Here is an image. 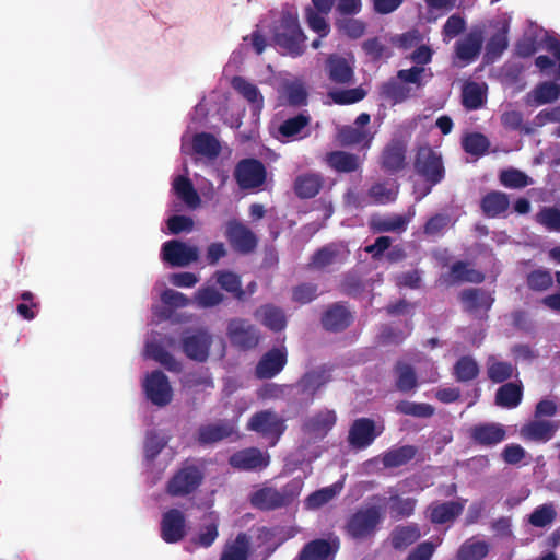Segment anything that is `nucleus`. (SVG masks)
<instances>
[{
	"label": "nucleus",
	"instance_id": "nucleus-16",
	"mask_svg": "<svg viewBox=\"0 0 560 560\" xmlns=\"http://www.w3.org/2000/svg\"><path fill=\"white\" fill-rule=\"evenodd\" d=\"M288 363V351L284 346L273 347L265 352L255 366L258 380H270L277 376Z\"/></svg>",
	"mask_w": 560,
	"mask_h": 560
},
{
	"label": "nucleus",
	"instance_id": "nucleus-52",
	"mask_svg": "<svg viewBox=\"0 0 560 560\" xmlns=\"http://www.w3.org/2000/svg\"><path fill=\"white\" fill-rule=\"evenodd\" d=\"M558 427L545 420L533 421L523 428V434L534 441L547 442L552 439Z\"/></svg>",
	"mask_w": 560,
	"mask_h": 560
},
{
	"label": "nucleus",
	"instance_id": "nucleus-23",
	"mask_svg": "<svg viewBox=\"0 0 560 560\" xmlns=\"http://www.w3.org/2000/svg\"><path fill=\"white\" fill-rule=\"evenodd\" d=\"M352 322L353 314L342 302H336L329 305L320 317L323 328L330 332L343 331Z\"/></svg>",
	"mask_w": 560,
	"mask_h": 560
},
{
	"label": "nucleus",
	"instance_id": "nucleus-22",
	"mask_svg": "<svg viewBox=\"0 0 560 560\" xmlns=\"http://www.w3.org/2000/svg\"><path fill=\"white\" fill-rule=\"evenodd\" d=\"M407 145L402 139H392L381 154V167L388 174H397L406 166Z\"/></svg>",
	"mask_w": 560,
	"mask_h": 560
},
{
	"label": "nucleus",
	"instance_id": "nucleus-18",
	"mask_svg": "<svg viewBox=\"0 0 560 560\" xmlns=\"http://www.w3.org/2000/svg\"><path fill=\"white\" fill-rule=\"evenodd\" d=\"M187 534L186 516L178 509H170L162 515L161 538L167 544L182 541Z\"/></svg>",
	"mask_w": 560,
	"mask_h": 560
},
{
	"label": "nucleus",
	"instance_id": "nucleus-45",
	"mask_svg": "<svg viewBox=\"0 0 560 560\" xmlns=\"http://www.w3.org/2000/svg\"><path fill=\"white\" fill-rule=\"evenodd\" d=\"M509 25L503 24L486 44L485 58L487 62H493L499 59L509 46Z\"/></svg>",
	"mask_w": 560,
	"mask_h": 560
},
{
	"label": "nucleus",
	"instance_id": "nucleus-51",
	"mask_svg": "<svg viewBox=\"0 0 560 560\" xmlns=\"http://www.w3.org/2000/svg\"><path fill=\"white\" fill-rule=\"evenodd\" d=\"M525 283L533 292H545L552 287L553 277L549 269L540 267L526 273Z\"/></svg>",
	"mask_w": 560,
	"mask_h": 560
},
{
	"label": "nucleus",
	"instance_id": "nucleus-29",
	"mask_svg": "<svg viewBox=\"0 0 560 560\" xmlns=\"http://www.w3.org/2000/svg\"><path fill=\"white\" fill-rule=\"evenodd\" d=\"M411 218L412 214H389L385 217H373L370 221V229L375 233H402L407 230Z\"/></svg>",
	"mask_w": 560,
	"mask_h": 560
},
{
	"label": "nucleus",
	"instance_id": "nucleus-64",
	"mask_svg": "<svg viewBox=\"0 0 560 560\" xmlns=\"http://www.w3.org/2000/svg\"><path fill=\"white\" fill-rule=\"evenodd\" d=\"M224 295L214 287H202L195 293V301L199 307L209 308L221 304Z\"/></svg>",
	"mask_w": 560,
	"mask_h": 560
},
{
	"label": "nucleus",
	"instance_id": "nucleus-3",
	"mask_svg": "<svg viewBox=\"0 0 560 560\" xmlns=\"http://www.w3.org/2000/svg\"><path fill=\"white\" fill-rule=\"evenodd\" d=\"M273 40L292 57H299L304 52L306 36L300 26L296 12L288 10L281 13Z\"/></svg>",
	"mask_w": 560,
	"mask_h": 560
},
{
	"label": "nucleus",
	"instance_id": "nucleus-8",
	"mask_svg": "<svg viewBox=\"0 0 560 560\" xmlns=\"http://www.w3.org/2000/svg\"><path fill=\"white\" fill-rule=\"evenodd\" d=\"M247 429L270 440V445L275 446L284 433L287 425L284 419L268 409L255 412L248 421Z\"/></svg>",
	"mask_w": 560,
	"mask_h": 560
},
{
	"label": "nucleus",
	"instance_id": "nucleus-19",
	"mask_svg": "<svg viewBox=\"0 0 560 560\" xmlns=\"http://www.w3.org/2000/svg\"><path fill=\"white\" fill-rule=\"evenodd\" d=\"M162 257L172 266L184 267L197 261L199 252L196 246H189L184 242L171 240L163 244Z\"/></svg>",
	"mask_w": 560,
	"mask_h": 560
},
{
	"label": "nucleus",
	"instance_id": "nucleus-15",
	"mask_svg": "<svg viewBox=\"0 0 560 560\" xmlns=\"http://www.w3.org/2000/svg\"><path fill=\"white\" fill-rule=\"evenodd\" d=\"M225 237L235 252L244 255L253 253L258 245L256 234L237 220L228 222Z\"/></svg>",
	"mask_w": 560,
	"mask_h": 560
},
{
	"label": "nucleus",
	"instance_id": "nucleus-11",
	"mask_svg": "<svg viewBox=\"0 0 560 560\" xmlns=\"http://www.w3.org/2000/svg\"><path fill=\"white\" fill-rule=\"evenodd\" d=\"M312 116L307 110H302L292 117L283 119L277 127L275 137L282 143L299 141L310 136Z\"/></svg>",
	"mask_w": 560,
	"mask_h": 560
},
{
	"label": "nucleus",
	"instance_id": "nucleus-35",
	"mask_svg": "<svg viewBox=\"0 0 560 560\" xmlns=\"http://www.w3.org/2000/svg\"><path fill=\"white\" fill-rule=\"evenodd\" d=\"M284 104L294 108L306 106L308 103V91L302 81H287L282 84L280 91Z\"/></svg>",
	"mask_w": 560,
	"mask_h": 560
},
{
	"label": "nucleus",
	"instance_id": "nucleus-62",
	"mask_svg": "<svg viewBox=\"0 0 560 560\" xmlns=\"http://www.w3.org/2000/svg\"><path fill=\"white\" fill-rule=\"evenodd\" d=\"M500 183L506 188L520 189L532 184L530 177L517 168H508L501 171L499 175Z\"/></svg>",
	"mask_w": 560,
	"mask_h": 560
},
{
	"label": "nucleus",
	"instance_id": "nucleus-13",
	"mask_svg": "<svg viewBox=\"0 0 560 560\" xmlns=\"http://www.w3.org/2000/svg\"><path fill=\"white\" fill-rule=\"evenodd\" d=\"M143 389L147 398L155 406L164 407L172 401L173 390L168 377L160 370L147 375Z\"/></svg>",
	"mask_w": 560,
	"mask_h": 560
},
{
	"label": "nucleus",
	"instance_id": "nucleus-55",
	"mask_svg": "<svg viewBox=\"0 0 560 560\" xmlns=\"http://www.w3.org/2000/svg\"><path fill=\"white\" fill-rule=\"evenodd\" d=\"M341 486L334 483L312 492L304 501L307 510H317L330 502L341 490Z\"/></svg>",
	"mask_w": 560,
	"mask_h": 560
},
{
	"label": "nucleus",
	"instance_id": "nucleus-44",
	"mask_svg": "<svg viewBox=\"0 0 560 560\" xmlns=\"http://www.w3.org/2000/svg\"><path fill=\"white\" fill-rule=\"evenodd\" d=\"M232 88L241 94L249 104L254 106L255 109L261 110L264 107V96L260 93L259 89L247 81L245 78L241 75L233 77L231 81Z\"/></svg>",
	"mask_w": 560,
	"mask_h": 560
},
{
	"label": "nucleus",
	"instance_id": "nucleus-28",
	"mask_svg": "<svg viewBox=\"0 0 560 560\" xmlns=\"http://www.w3.org/2000/svg\"><path fill=\"white\" fill-rule=\"evenodd\" d=\"M393 373L395 375V388L399 393L408 394L418 388L417 372L411 364L399 360L395 363Z\"/></svg>",
	"mask_w": 560,
	"mask_h": 560
},
{
	"label": "nucleus",
	"instance_id": "nucleus-7",
	"mask_svg": "<svg viewBox=\"0 0 560 560\" xmlns=\"http://www.w3.org/2000/svg\"><path fill=\"white\" fill-rule=\"evenodd\" d=\"M205 479L203 471L196 465H184L175 471L166 483L171 497H186L194 493Z\"/></svg>",
	"mask_w": 560,
	"mask_h": 560
},
{
	"label": "nucleus",
	"instance_id": "nucleus-36",
	"mask_svg": "<svg viewBox=\"0 0 560 560\" xmlns=\"http://www.w3.org/2000/svg\"><path fill=\"white\" fill-rule=\"evenodd\" d=\"M337 415L334 410H320L304 423V430L316 436H325L336 424Z\"/></svg>",
	"mask_w": 560,
	"mask_h": 560
},
{
	"label": "nucleus",
	"instance_id": "nucleus-5",
	"mask_svg": "<svg viewBox=\"0 0 560 560\" xmlns=\"http://www.w3.org/2000/svg\"><path fill=\"white\" fill-rule=\"evenodd\" d=\"M332 380L330 370L319 366L305 372L294 384H291V393L295 390L298 404L301 407L311 406L317 393Z\"/></svg>",
	"mask_w": 560,
	"mask_h": 560
},
{
	"label": "nucleus",
	"instance_id": "nucleus-21",
	"mask_svg": "<svg viewBox=\"0 0 560 560\" xmlns=\"http://www.w3.org/2000/svg\"><path fill=\"white\" fill-rule=\"evenodd\" d=\"M469 438L476 445L492 447L506 439V430L501 423H478L469 429Z\"/></svg>",
	"mask_w": 560,
	"mask_h": 560
},
{
	"label": "nucleus",
	"instance_id": "nucleus-53",
	"mask_svg": "<svg viewBox=\"0 0 560 560\" xmlns=\"http://www.w3.org/2000/svg\"><path fill=\"white\" fill-rule=\"evenodd\" d=\"M486 101L485 91L477 82H467L462 90V104L468 110L480 108Z\"/></svg>",
	"mask_w": 560,
	"mask_h": 560
},
{
	"label": "nucleus",
	"instance_id": "nucleus-14",
	"mask_svg": "<svg viewBox=\"0 0 560 560\" xmlns=\"http://www.w3.org/2000/svg\"><path fill=\"white\" fill-rule=\"evenodd\" d=\"M486 28L483 25H475L464 38L455 43L456 58L465 65L474 62L480 55L485 42Z\"/></svg>",
	"mask_w": 560,
	"mask_h": 560
},
{
	"label": "nucleus",
	"instance_id": "nucleus-24",
	"mask_svg": "<svg viewBox=\"0 0 560 560\" xmlns=\"http://www.w3.org/2000/svg\"><path fill=\"white\" fill-rule=\"evenodd\" d=\"M459 301L465 312L477 315L481 310L487 313L491 308L494 298L482 289L470 288L459 293Z\"/></svg>",
	"mask_w": 560,
	"mask_h": 560
},
{
	"label": "nucleus",
	"instance_id": "nucleus-20",
	"mask_svg": "<svg viewBox=\"0 0 560 560\" xmlns=\"http://www.w3.org/2000/svg\"><path fill=\"white\" fill-rule=\"evenodd\" d=\"M269 463V454L257 447H247L237 451L229 458V464L233 468L246 471L265 469Z\"/></svg>",
	"mask_w": 560,
	"mask_h": 560
},
{
	"label": "nucleus",
	"instance_id": "nucleus-57",
	"mask_svg": "<svg viewBox=\"0 0 560 560\" xmlns=\"http://www.w3.org/2000/svg\"><path fill=\"white\" fill-rule=\"evenodd\" d=\"M462 147L468 154L482 156L487 153L490 142L485 135L480 132H471L463 138Z\"/></svg>",
	"mask_w": 560,
	"mask_h": 560
},
{
	"label": "nucleus",
	"instance_id": "nucleus-41",
	"mask_svg": "<svg viewBox=\"0 0 560 560\" xmlns=\"http://www.w3.org/2000/svg\"><path fill=\"white\" fill-rule=\"evenodd\" d=\"M255 316L260 317L261 324L272 331H281L287 327V317L284 312L275 305L266 304L260 306Z\"/></svg>",
	"mask_w": 560,
	"mask_h": 560
},
{
	"label": "nucleus",
	"instance_id": "nucleus-54",
	"mask_svg": "<svg viewBox=\"0 0 560 560\" xmlns=\"http://www.w3.org/2000/svg\"><path fill=\"white\" fill-rule=\"evenodd\" d=\"M515 368L510 362L498 361L490 357L487 361V375L488 378L495 383H504L514 375Z\"/></svg>",
	"mask_w": 560,
	"mask_h": 560
},
{
	"label": "nucleus",
	"instance_id": "nucleus-43",
	"mask_svg": "<svg viewBox=\"0 0 560 560\" xmlns=\"http://www.w3.org/2000/svg\"><path fill=\"white\" fill-rule=\"evenodd\" d=\"M250 551V539L246 533H238L232 542H226L220 560H247Z\"/></svg>",
	"mask_w": 560,
	"mask_h": 560
},
{
	"label": "nucleus",
	"instance_id": "nucleus-46",
	"mask_svg": "<svg viewBox=\"0 0 560 560\" xmlns=\"http://www.w3.org/2000/svg\"><path fill=\"white\" fill-rule=\"evenodd\" d=\"M399 192V185L395 182L388 180L373 184L368 195L376 205H387L397 199Z\"/></svg>",
	"mask_w": 560,
	"mask_h": 560
},
{
	"label": "nucleus",
	"instance_id": "nucleus-1",
	"mask_svg": "<svg viewBox=\"0 0 560 560\" xmlns=\"http://www.w3.org/2000/svg\"><path fill=\"white\" fill-rule=\"evenodd\" d=\"M413 168L427 185L419 199L429 195L434 186L445 179L446 170L442 154L427 143L418 147Z\"/></svg>",
	"mask_w": 560,
	"mask_h": 560
},
{
	"label": "nucleus",
	"instance_id": "nucleus-33",
	"mask_svg": "<svg viewBox=\"0 0 560 560\" xmlns=\"http://www.w3.org/2000/svg\"><path fill=\"white\" fill-rule=\"evenodd\" d=\"M234 431V425L229 421L201 425L198 429V442L203 445L217 443L230 438Z\"/></svg>",
	"mask_w": 560,
	"mask_h": 560
},
{
	"label": "nucleus",
	"instance_id": "nucleus-4",
	"mask_svg": "<svg viewBox=\"0 0 560 560\" xmlns=\"http://www.w3.org/2000/svg\"><path fill=\"white\" fill-rule=\"evenodd\" d=\"M382 521L383 511L381 506H362L348 517L345 530L353 539H366L374 535Z\"/></svg>",
	"mask_w": 560,
	"mask_h": 560
},
{
	"label": "nucleus",
	"instance_id": "nucleus-50",
	"mask_svg": "<svg viewBox=\"0 0 560 560\" xmlns=\"http://www.w3.org/2000/svg\"><path fill=\"white\" fill-rule=\"evenodd\" d=\"M192 149L197 154L215 159L221 152L220 142L208 132H200L192 138Z\"/></svg>",
	"mask_w": 560,
	"mask_h": 560
},
{
	"label": "nucleus",
	"instance_id": "nucleus-39",
	"mask_svg": "<svg viewBox=\"0 0 560 560\" xmlns=\"http://www.w3.org/2000/svg\"><path fill=\"white\" fill-rule=\"evenodd\" d=\"M523 398L522 383L509 382L501 385L495 393L494 402L497 406L513 409L516 408Z\"/></svg>",
	"mask_w": 560,
	"mask_h": 560
},
{
	"label": "nucleus",
	"instance_id": "nucleus-30",
	"mask_svg": "<svg viewBox=\"0 0 560 560\" xmlns=\"http://www.w3.org/2000/svg\"><path fill=\"white\" fill-rule=\"evenodd\" d=\"M324 186V178L320 174L304 173L294 179L293 190L300 199L316 197Z\"/></svg>",
	"mask_w": 560,
	"mask_h": 560
},
{
	"label": "nucleus",
	"instance_id": "nucleus-60",
	"mask_svg": "<svg viewBox=\"0 0 560 560\" xmlns=\"http://www.w3.org/2000/svg\"><path fill=\"white\" fill-rule=\"evenodd\" d=\"M218 537L219 521L217 518H211L209 523L200 526L198 534L192 538V544L198 547L209 548Z\"/></svg>",
	"mask_w": 560,
	"mask_h": 560
},
{
	"label": "nucleus",
	"instance_id": "nucleus-63",
	"mask_svg": "<svg viewBox=\"0 0 560 560\" xmlns=\"http://www.w3.org/2000/svg\"><path fill=\"white\" fill-rule=\"evenodd\" d=\"M390 514L394 518L409 517L413 514L417 500L415 498H400L395 494L390 497Z\"/></svg>",
	"mask_w": 560,
	"mask_h": 560
},
{
	"label": "nucleus",
	"instance_id": "nucleus-56",
	"mask_svg": "<svg viewBox=\"0 0 560 560\" xmlns=\"http://www.w3.org/2000/svg\"><path fill=\"white\" fill-rule=\"evenodd\" d=\"M434 407L430 404L409 400H400L395 406L397 413L416 418H430L434 415Z\"/></svg>",
	"mask_w": 560,
	"mask_h": 560
},
{
	"label": "nucleus",
	"instance_id": "nucleus-40",
	"mask_svg": "<svg viewBox=\"0 0 560 560\" xmlns=\"http://www.w3.org/2000/svg\"><path fill=\"white\" fill-rule=\"evenodd\" d=\"M217 284L225 292L232 294L237 301L246 300V291L242 288L241 277L230 270H217L213 275Z\"/></svg>",
	"mask_w": 560,
	"mask_h": 560
},
{
	"label": "nucleus",
	"instance_id": "nucleus-27",
	"mask_svg": "<svg viewBox=\"0 0 560 560\" xmlns=\"http://www.w3.org/2000/svg\"><path fill=\"white\" fill-rule=\"evenodd\" d=\"M326 70L329 80L336 84H349L354 77L353 68L348 60L336 54L327 58Z\"/></svg>",
	"mask_w": 560,
	"mask_h": 560
},
{
	"label": "nucleus",
	"instance_id": "nucleus-59",
	"mask_svg": "<svg viewBox=\"0 0 560 560\" xmlns=\"http://www.w3.org/2000/svg\"><path fill=\"white\" fill-rule=\"evenodd\" d=\"M557 511L552 503L538 505L528 516V523L534 527H546L553 523Z\"/></svg>",
	"mask_w": 560,
	"mask_h": 560
},
{
	"label": "nucleus",
	"instance_id": "nucleus-25",
	"mask_svg": "<svg viewBox=\"0 0 560 560\" xmlns=\"http://www.w3.org/2000/svg\"><path fill=\"white\" fill-rule=\"evenodd\" d=\"M339 549L338 541L317 538L307 542L299 553V560H334Z\"/></svg>",
	"mask_w": 560,
	"mask_h": 560
},
{
	"label": "nucleus",
	"instance_id": "nucleus-34",
	"mask_svg": "<svg viewBox=\"0 0 560 560\" xmlns=\"http://www.w3.org/2000/svg\"><path fill=\"white\" fill-rule=\"evenodd\" d=\"M560 96V84L551 81L538 83L535 89L526 95V104L540 106L557 101Z\"/></svg>",
	"mask_w": 560,
	"mask_h": 560
},
{
	"label": "nucleus",
	"instance_id": "nucleus-58",
	"mask_svg": "<svg viewBox=\"0 0 560 560\" xmlns=\"http://www.w3.org/2000/svg\"><path fill=\"white\" fill-rule=\"evenodd\" d=\"M147 350L152 359L162 364L170 372H180L182 364L174 358L172 353L165 350L159 343H150Z\"/></svg>",
	"mask_w": 560,
	"mask_h": 560
},
{
	"label": "nucleus",
	"instance_id": "nucleus-31",
	"mask_svg": "<svg viewBox=\"0 0 560 560\" xmlns=\"http://www.w3.org/2000/svg\"><path fill=\"white\" fill-rule=\"evenodd\" d=\"M327 165L338 173H352L361 167L362 160L354 153L336 150L325 156Z\"/></svg>",
	"mask_w": 560,
	"mask_h": 560
},
{
	"label": "nucleus",
	"instance_id": "nucleus-37",
	"mask_svg": "<svg viewBox=\"0 0 560 560\" xmlns=\"http://www.w3.org/2000/svg\"><path fill=\"white\" fill-rule=\"evenodd\" d=\"M378 94L382 100L396 105L410 97L411 89L396 77L383 82L380 85Z\"/></svg>",
	"mask_w": 560,
	"mask_h": 560
},
{
	"label": "nucleus",
	"instance_id": "nucleus-12",
	"mask_svg": "<svg viewBox=\"0 0 560 560\" xmlns=\"http://www.w3.org/2000/svg\"><path fill=\"white\" fill-rule=\"evenodd\" d=\"M212 341V336L205 329L187 331L182 338V350L188 359L203 363L209 358Z\"/></svg>",
	"mask_w": 560,
	"mask_h": 560
},
{
	"label": "nucleus",
	"instance_id": "nucleus-26",
	"mask_svg": "<svg viewBox=\"0 0 560 560\" xmlns=\"http://www.w3.org/2000/svg\"><path fill=\"white\" fill-rule=\"evenodd\" d=\"M374 132L354 126H342L337 132V140L342 147H360L363 150L371 148Z\"/></svg>",
	"mask_w": 560,
	"mask_h": 560
},
{
	"label": "nucleus",
	"instance_id": "nucleus-10",
	"mask_svg": "<svg viewBox=\"0 0 560 560\" xmlns=\"http://www.w3.org/2000/svg\"><path fill=\"white\" fill-rule=\"evenodd\" d=\"M233 176L241 189H255L265 184L267 171L261 161L248 158L236 163Z\"/></svg>",
	"mask_w": 560,
	"mask_h": 560
},
{
	"label": "nucleus",
	"instance_id": "nucleus-32",
	"mask_svg": "<svg viewBox=\"0 0 560 560\" xmlns=\"http://www.w3.org/2000/svg\"><path fill=\"white\" fill-rule=\"evenodd\" d=\"M510 207L509 196L499 190L487 192L480 200V209L486 218L503 215Z\"/></svg>",
	"mask_w": 560,
	"mask_h": 560
},
{
	"label": "nucleus",
	"instance_id": "nucleus-2",
	"mask_svg": "<svg viewBox=\"0 0 560 560\" xmlns=\"http://www.w3.org/2000/svg\"><path fill=\"white\" fill-rule=\"evenodd\" d=\"M303 481L294 478L280 489L262 487L250 495V504L261 511H275L291 505L300 495Z\"/></svg>",
	"mask_w": 560,
	"mask_h": 560
},
{
	"label": "nucleus",
	"instance_id": "nucleus-42",
	"mask_svg": "<svg viewBox=\"0 0 560 560\" xmlns=\"http://www.w3.org/2000/svg\"><path fill=\"white\" fill-rule=\"evenodd\" d=\"M418 453L415 445H402L389 448L382 455V464L385 468H397L408 464Z\"/></svg>",
	"mask_w": 560,
	"mask_h": 560
},
{
	"label": "nucleus",
	"instance_id": "nucleus-49",
	"mask_svg": "<svg viewBox=\"0 0 560 560\" xmlns=\"http://www.w3.org/2000/svg\"><path fill=\"white\" fill-rule=\"evenodd\" d=\"M479 372V365L471 355L460 357L453 366V375L459 383H468L476 380Z\"/></svg>",
	"mask_w": 560,
	"mask_h": 560
},
{
	"label": "nucleus",
	"instance_id": "nucleus-48",
	"mask_svg": "<svg viewBox=\"0 0 560 560\" xmlns=\"http://www.w3.org/2000/svg\"><path fill=\"white\" fill-rule=\"evenodd\" d=\"M489 544L471 537L464 541L457 551V560H482L489 553Z\"/></svg>",
	"mask_w": 560,
	"mask_h": 560
},
{
	"label": "nucleus",
	"instance_id": "nucleus-47",
	"mask_svg": "<svg viewBox=\"0 0 560 560\" xmlns=\"http://www.w3.org/2000/svg\"><path fill=\"white\" fill-rule=\"evenodd\" d=\"M173 189L177 197L188 207L195 209L200 206V196L188 177L177 176L173 182Z\"/></svg>",
	"mask_w": 560,
	"mask_h": 560
},
{
	"label": "nucleus",
	"instance_id": "nucleus-61",
	"mask_svg": "<svg viewBox=\"0 0 560 560\" xmlns=\"http://www.w3.org/2000/svg\"><path fill=\"white\" fill-rule=\"evenodd\" d=\"M305 20L308 27L318 34L319 38H324L328 36L330 32V26L326 20L327 14H323L319 11H316L314 8L310 5L305 8Z\"/></svg>",
	"mask_w": 560,
	"mask_h": 560
},
{
	"label": "nucleus",
	"instance_id": "nucleus-17",
	"mask_svg": "<svg viewBox=\"0 0 560 560\" xmlns=\"http://www.w3.org/2000/svg\"><path fill=\"white\" fill-rule=\"evenodd\" d=\"M466 500L433 501L427 510L425 516L433 525L454 523L464 512Z\"/></svg>",
	"mask_w": 560,
	"mask_h": 560
},
{
	"label": "nucleus",
	"instance_id": "nucleus-6",
	"mask_svg": "<svg viewBox=\"0 0 560 560\" xmlns=\"http://www.w3.org/2000/svg\"><path fill=\"white\" fill-rule=\"evenodd\" d=\"M384 430V424H376L373 419L361 417L350 424L347 442L352 450L363 451L370 447Z\"/></svg>",
	"mask_w": 560,
	"mask_h": 560
},
{
	"label": "nucleus",
	"instance_id": "nucleus-38",
	"mask_svg": "<svg viewBox=\"0 0 560 560\" xmlns=\"http://www.w3.org/2000/svg\"><path fill=\"white\" fill-rule=\"evenodd\" d=\"M421 537L418 524L396 526L390 533V545L396 550H404Z\"/></svg>",
	"mask_w": 560,
	"mask_h": 560
},
{
	"label": "nucleus",
	"instance_id": "nucleus-9",
	"mask_svg": "<svg viewBox=\"0 0 560 560\" xmlns=\"http://www.w3.org/2000/svg\"><path fill=\"white\" fill-rule=\"evenodd\" d=\"M226 336L231 345L241 351L252 350L260 341L259 330L244 318L230 319L226 326Z\"/></svg>",
	"mask_w": 560,
	"mask_h": 560
}]
</instances>
